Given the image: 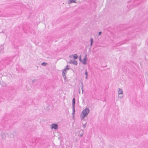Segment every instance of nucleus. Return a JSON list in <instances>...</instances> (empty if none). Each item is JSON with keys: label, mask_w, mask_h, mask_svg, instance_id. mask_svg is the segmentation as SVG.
Instances as JSON below:
<instances>
[{"label": "nucleus", "mask_w": 148, "mask_h": 148, "mask_svg": "<svg viewBox=\"0 0 148 148\" xmlns=\"http://www.w3.org/2000/svg\"><path fill=\"white\" fill-rule=\"evenodd\" d=\"M69 66L68 65L66 66L65 68L63 69V70L62 72V75L64 80H66V74L67 73L66 70L71 69V68L69 67Z\"/></svg>", "instance_id": "nucleus-1"}, {"label": "nucleus", "mask_w": 148, "mask_h": 148, "mask_svg": "<svg viewBox=\"0 0 148 148\" xmlns=\"http://www.w3.org/2000/svg\"><path fill=\"white\" fill-rule=\"evenodd\" d=\"M72 106L73 108V112L72 115L73 117V118L74 116V115L75 113V98H73L72 100Z\"/></svg>", "instance_id": "nucleus-2"}, {"label": "nucleus", "mask_w": 148, "mask_h": 148, "mask_svg": "<svg viewBox=\"0 0 148 148\" xmlns=\"http://www.w3.org/2000/svg\"><path fill=\"white\" fill-rule=\"evenodd\" d=\"M90 110L88 108H86L84 109L81 113V114H83L86 116L89 113Z\"/></svg>", "instance_id": "nucleus-3"}, {"label": "nucleus", "mask_w": 148, "mask_h": 148, "mask_svg": "<svg viewBox=\"0 0 148 148\" xmlns=\"http://www.w3.org/2000/svg\"><path fill=\"white\" fill-rule=\"evenodd\" d=\"M87 54H85L84 56V58L83 60H82L81 62L84 64H86L87 62Z\"/></svg>", "instance_id": "nucleus-4"}, {"label": "nucleus", "mask_w": 148, "mask_h": 148, "mask_svg": "<svg viewBox=\"0 0 148 148\" xmlns=\"http://www.w3.org/2000/svg\"><path fill=\"white\" fill-rule=\"evenodd\" d=\"M51 127L52 129L57 130L58 128V125L55 123H52L51 125Z\"/></svg>", "instance_id": "nucleus-5"}, {"label": "nucleus", "mask_w": 148, "mask_h": 148, "mask_svg": "<svg viewBox=\"0 0 148 148\" xmlns=\"http://www.w3.org/2000/svg\"><path fill=\"white\" fill-rule=\"evenodd\" d=\"M1 136L2 139H6V135L5 133L3 132L1 133Z\"/></svg>", "instance_id": "nucleus-6"}, {"label": "nucleus", "mask_w": 148, "mask_h": 148, "mask_svg": "<svg viewBox=\"0 0 148 148\" xmlns=\"http://www.w3.org/2000/svg\"><path fill=\"white\" fill-rule=\"evenodd\" d=\"M72 56L73 57V58L74 59H77L78 58V56L76 54H74V55H72Z\"/></svg>", "instance_id": "nucleus-7"}, {"label": "nucleus", "mask_w": 148, "mask_h": 148, "mask_svg": "<svg viewBox=\"0 0 148 148\" xmlns=\"http://www.w3.org/2000/svg\"><path fill=\"white\" fill-rule=\"evenodd\" d=\"M72 64H74L75 65H77V63L76 61L74 60H73Z\"/></svg>", "instance_id": "nucleus-8"}, {"label": "nucleus", "mask_w": 148, "mask_h": 148, "mask_svg": "<svg viewBox=\"0 0 148 148\" xmlns=\"http://www.w3.org/2000/svg\"><path fill=\"white\" fill-rule=\"evenodd\" d=\"M85 74L86 75L85 78L86 79H88V72H87V69H86V72H85Z\"/></svg>", "instance_id": "nucleus-9"}, {"label": "nucleus", "mask_w": 148, "mask_h": 148, "mask_svg": "<svg viewBox=\"0 0 148 148\" xmlns=\"http://www.w3.org/2000/svg\"><path fill=\"white\" fill-rule=\"evenodd\" d=\"M119 94H123V90L122 89L119 88V90L118 91Z\"/></svg>", "instance_id": "nucleus-10"}, {"label": "nucleus", "mask_w": 148, "mask_h": 148, "mask_svg": "<svg viewBox=\"0 0 148 148\" xmlns=\"http://www.w3.org/2000/svg\"><path fill=\"white\" fill-rule=\"evenodd\" d=\"M76 0H69V3H76L75 2Z\"/></svg>", "instance_id": "nucleus-11"}, {"label": "nucleus", "mask_w": 148, "mask_h": 148, "mask_svg": "<svg viewBox=\"0 0 148 148\" xmlns=\"http://www.w3.org/2000/svg\"><path fill=\"white\" fill-rule=\"evenodd\" d=\"M121 26H123V29H127L128 27H126V26H127V25H121Z\"/></svg>", "instance_id": "nucleus-12"}, {"label": "nucleus", "mask_w": 148, "mask_h": 148, "mask_svg": "<svg viewBox=\"0 0 148 148\" xmlns=\"http://www.w3.org/2000/svg\"><path fill=\"white\" fill-rule=\"evenodd\" d=\"M80 116H81V120L83 119L86 116L84 115H83V114H81Z\"/></svg>", "instance_id": "nucleus-13"}, {"label": "nucleus", "mask_w": 148, "mask_h": 148, "mask_svg": "<svg viewBox=\"0 0 148 148\" xmlns=\"http://www.w3.org/2000/svg\"><path fill=\"white\" fill-rule=\"evenodd\" d=\"M47 63L45 62H43L41 64V65L43 66H46L47 64Z\"/></svg>", "instance_id": "nucleus-14"}, {"label": "nucleus", "mask_w": 148, "mask_h": 148, "mask_svg": "<svg viewBox=\"0 0 148 148\" xmlns=\"http://www.w3.org/2000/svg\"><path fill=\"white\" fill-rule=\"evenodd\" d=\"M123 97V94H119V97L121 98H122Z\"/></svg>", "instance_id": "nucleus-15"}, {"label": "nucleus", "mask_w": 148, "mask_h": 148, "mask_svg": "<svg viewBox=\"0 0 148 148\" xmlns=\"http://www.w3.org/2000/svg\"><path fill=\"white\" fill-rule=\"evenodd\" d=\"M81 84H82V88H81V89L82 90V93L83 92V83L82 82H81Z\"/></svg>", "instance_id": "nucleus-16"}, {"label": "nucleus", "mask_w": 148, "mask_h": 148, "mask_svg": "<svg viewBox=\"0 0 148 148\" xmlns=\"http://www.w3.org/2000/svg\"><path fill=\"white\" fill-rule=\"evenodd\" d=\"M90 43H93V39L92 38H90Z\"/></svg>", "instance_id": "nucleus-17"}, {"label": "nucleus", "mask_w": 148, "mask_h": 148, "mask_svg": "<svg viewBox=\"0 0 148 148\" xmlns=\"http://www.w3.org/2000/svg\"><path fill=\"white\" fill-rule=\"evenodd\" d=\"M79 61L80 62H81V61H82V59H81V55L79 56Z\"/></svg>", "instance_id": "nucleus-18"}, {"label": "nucleus", "mask_w": 148, "mask_h": 148, "mask_svg": "<svg viewBox=\"0 0 148 148\" xmlns=\"http://www.w3.org/2000/svg\"><path fill=\"white\" fill-rule=\"evenodd\" d=\"M84 134V132L83 131L79 134L80 136L81 137H82Z\"/></svg>", "instance_id": "nucleus-19"}, {"label": "nucleus", "mask_w": 148, "mask_h": 148, "mask_svg": "<svg viewBox=\"0 0 148 148\" xmlns=\"http://www.w3.org/2000/svg\"><path fill=\"white\" fill-rule=\"evenodd\" d=\"M70 64H72L73 63V60H70L69 62H68Z\"/></svg>", "instance_id": "nucleus-20"}, {"label": "nucleus", "mask_w": 148, "mask_h": 148, "mask_svg": "<svg viewBox=\"0 0 148 148\" xmlns=\"http://www.w3.org/2000/svg\"><path fill=\"white\" fill-rule=\"evenodd\" d=\"M36 80L35 79L33 80L32 81V83H34L35 82H36Z\"/></svg>", "instance_id": "nucleus-21"}, {"label": "nucleus", "mask_w": 148, "mask_h": 148, "mask_svg": "<svg viewBox=\"0 0 148 148\" xmlns=\"http://www.w3.org/2000/svg\"><path fill=\"white\" fill-rule=\"evenodd\" d=\"M101 34H102V32H99V33H98V35L99 36Z\"/></svg>", "instance_id": "nucleus-22"}, {"label": "nucleus", "mask_w": 148, "mask_h": 148, "mask_svg": "<svg viewBox=\"0 0 148 148\" xmlns=\"http://www.w3.org/2000/svg\"><path fill=\"white\" fill-rule=\"evenodd\" d=\"M86 126V124H84L83 125V127L84 128H85Z\"/></svg>", "instance_id": "nucleus-23"}, {"label": "nucleus", "mask_w": 148, "mask_h": 148, "mask_svg": "<svg viewBox=\"0 0 148 148\" xmlns=\"http://www.w3.org/2000/svg\"><path fill=\"white\" fill-rule=\"evenodd\" d=\"M73 56H72V55H70L69 56V57L70 58H72V57H73Z\"/></svg>", "instance_id": "nucleus-24"}, {"label": "nucleus", "mask_w": 148, "mask_h": 148, "mask_svg": "<svg viewBox=\"0 0 148 148\" xmlns=\"http://www.w3.org/2000/svg\"><path fill=\"white\" fill-rule=\"evenodd\" d=\"M93 43H90V46H92V45Z\"/></svg>", "instance_id": "nucleus-25"}, {"label": "nucleus", "mask_w": 148, "mask_h": 148, "mask_svg": "<svg viewBox=\"0 0 148 148\" xmlns=\"http://www.w3.org/2000/svg\"><path fill=\"white\" fill-rule=\"evenodd\" d=\"M26 124H24V127H26Z\"/></svg>", "instance_id": "nucleus-26"}, {"label": "nucleus", "mask_w": 148, "mask_h": 148, "mask_svg": "<svg viewBox=\"0 0 148 148\" xmlns=\"http://www.w3.org/2000/svg\"><path fill=\"white\" fill-rule=\"evenodd\" d=\"M32 143H34V142H33V141Z\"/></svg>", "instance_id": "nucleus-27"}]
</instances>
